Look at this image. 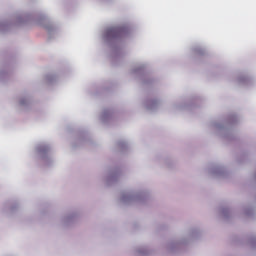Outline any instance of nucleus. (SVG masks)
<instances>
[{
    "label": "nucleus",
    "instance_id": "1",
    "mask_svg": "<svg viewBox=\"0 0 256 256\" xmlns=\"http://www.w3.org/2000/svg\"><path fill=\"white\" fill-rule=\"evenodd\" d=\"M110 33H119V30L116 28H112L109 30Z\"/></svg>",
    "mask_w": 256,
    "mask_h": 256
}]
</instances>
